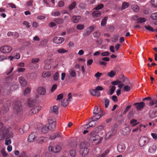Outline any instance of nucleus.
I'll use <instances>...</instances> for the list:
<instances>
[{
	"mask_svg": "<svg viewBox=\"0 0 157 157\" xmlns=\"http://www.w3.org/2000/svg\"><path fill=\"white\" fill-rule=\"evenodd\" d=\"M10 129L8 126L5 125L2 122H0V140L4 139L7 135Z\"/></svg>",
	"mask_w": 157,
	"mask_h": 157,
	"instance_id": "obj_1",
	"label": "nucleus"
},
{
	"mask_svg": "<svg viewBox=\"0 0 157 157\" xmlns=\"http://www.w3.org/2000/svg\"><path fill=\"white\" fill-rule=\"evenodd\" d=\"M89 145V144L87 142H82L79 145L80 152L82 156H85L88 154L89 150L88 147Z\"/></svg>",
	"mask_w": 157,
	"mask_h": 157,
	"instance_id": "obj_2",
	"label": "nucleus"
},
{
	"mask_svg": "<svg viewBox=\"0 0 157 157\" xmlns=\"http://www.w3.org/2000/svg\"><path fill=\"white\" fill-rule=\"evenodd\" d=\"M13 111L15 114H17L22 110V106L21 102L17 101L14 103L13 105Z\"/></svg>",
	"mask_w": 157,
	"mask_h": 157,
	"instance_id": "obj_3",
	"label": "nucleus"
},
{
	"mask_svg": "<svg viewBox=\"0 0 157 157\" xmlns=\"http://www.w3.org/2000/svg\"><path fill=\"white\" fill-rule=\"evenodd\" d=\"M12 48L9 45H5L1 47L0 48V51L4 53H8L10 52Z\"/></svg>",
	"mask_w": 157,
	"mask_h": 157,
	"instance_id": "obj_4",
	"label": "nucleus"
},
{
	"mask_svg": "<svg viewBox=\"0 0 157 157\" xmlns=\"http://www.w3.org/2000/svg\"><path fill=\"white\" fill-rule=\"evenodd\" d=\"M149 140V139L147 137H142L139 141V144L141 147H142L146 144Z\"/></svg>",
	"mask_w": 157,
	"mask_h": 157,
	"instance_id": "obj_5",
	"label": "nucleus"
},
{
	"mask_svg": "<svg viewBox=\"0 0 157 157\" xmlns=\"http://www.w3.org/2000/svg\"><path fill=\"white\" fill-rule=\"evenodd\" d=\"M95 27L90 26L86 28L84 31L83 35L84 36H87L90 35L91 32L94 29Z\"/></svg>",
	"mask_w": 157,
	"mask_h": 157,
	"instance_id": "obj_6",
	"label": "nucleus"
},
{
	"mask_svg": "<svg viewBox=\"0 0 157 157\" xmlns=\"http://www.w3.org/2000/svg\"><path fill=\"white\" fill-rule=\"evenodd\" d=\"M41 107L40 106H36L33 107L30 111L29 114L31 115L36 114L38 113Z\"/></svg>",
	"mask_w": 157,
	"mask_h": 157,
	"instance_id": "obj_7",
	"label": "nucleus"
},
{
	"mask_svg": "<svg viewBox=\"0 0 157 157\" xmlns=\"http://www.w3.org/2000/svg\"><path fill=\"white\" fill-rule=\"evenodd\" d=\"M37 137V134L36 132H33L31 133L28 136V141L29 142H33Z\"/></svg>",
	"mask_w": 157,
	"mask_h": 157,
	"instance_id": "obj_8",
	"label": "nucleus"
},
{
	"mask_svg": "<svg viewBox=\"0 0 157 157\" xmlns=\"http://www.w3.org/2000/svg\"><path fill=\"white\" fill-rule=\"evenodd\" d=\"M64 40V38L62 37H56L53 38V42L56 44H60L62 43Z\"/></svg>",
	"mask_w": 157,
	"mask_h": 157,
	"instance_id": "obj_9",
	"label": "nucleus"
},
{
	"mask_svg": "<svg viewBox=\"0 0 157 157\" xmlns=\"http://www.w3.org/2000/svg\"><path fill=\"white\" fill-rule=\"evenodd\" d=\"M133 105L135 106L136 108L138 110H140L143 109L145 106V103L143 102H137L134 104Z\"/></svg>",
	"mask_w": 157,
	"mask_h": 157,
	"instance_id": "obj_10",
	"label": "nucleus"
},
{
	"mask_svg": "<svg viewBox=\"0 0 157 157\" xmlns=\"http://www.w3.org/2000/svg\"><path fill=\"white\" fill-rule=\"evenodd\" d=\"M97 122L96 120L95 119L90 121L89 123L84 125V128H88L89 127H93L95 126V124L97 123Z\"/></svg>",
	"mask_w": 157,
	"mask_h": 157,
	"instance_id": "obj_11",
	"label": "nucleus"
},
{
	"mask_svg": "<svg viewBox=\"0 0 157 157\" xmlns=\"http://www.w3.org/2000/svg\"><path fill=\"white\" fill-rule=\"evenodd\" d=\"M90 135L91 136L90 138V140L94 141L98 140L100 139V137L97 135H94V132H91L90 133Z\"/></svg>",
	"mask_w": 157,
	"mask_h": 157,
	"instance_id": "obj_12",
	"label": "nucleus"
},
{
	"mask_svg": "<svg viewBox=\"0 0 157 157\" xmlns=\"http://www.w3.org/2000/svg\"><path fill=\"white\" fill-rule=\"evenodd\" d=\"M37 93L40 95H44L46 92L45 89L42 87H39L36 90Z\"/></svg>",
	"mask_w": 157,
	"mask_h": 157,
	"instance_id": "obj_13",
	"label": "nucleus"
},
{
	"mask_svg": "<svg viewBox=\"0 0 157 157\" xmlns=\"http://www.w3.org/2000/svg\"><path fill=\"white\" fill-rule=\"evenodd\" d=\"M20 57V55L18 53L13 52L12 55L9 56L8 57L10 59H19Z\"/></svg>",
	"mask_w": 157,
	"mask_h": 157,
	"instance_id": "obj_14",
	"label": "nucleus"
},
{
	"mask_svg": "<svg viewBox=\"0 0 157 157\" xmlns=\"http://www.w3.org/2000/svg\"><path fill=\"white\" fill-rule=\"evenodd\" d=\"M117 149L118 152L119 153L123 152L125 150V145L124 144H120L118 145Z\"/></svg>",
	"mask_w": 157,
	"mask_h": 157,
	"instance_id": "obj_15",
	"label": "nucleus"
},
{
	"mask_svg": "<svg viewBox=\"0 0 157 157\" xmlns=\"http://www.w3.org/2000/svg\"><path fill=\"white\" fill-rule=\"evenodd\" d=\"M130 131L131 130L129 128L126 127L123 128L121 131V133L123 135H126L128 134L130 132Z\"/></svg>",
	"mask_w": 157,
	"mask_h": 157,
	"instance_id": "obj_16",
	"label": "nucleus"
},
{
	"mask_svg": "<svg viewBox=\"0 0 157 157\" xmlns=\"http://www.w3.org/2000/svg\"><path fill=\"white\" fill-rule=\"evenodd\" d=\"M121 79V83L122 82L123 83L124 85H129L130 83V82L128 79L124 77V75H122Z\"/></svg>",
	"mask_w": 157,
	"mask_h": 157,
	"instance_id": "obj_17",
	"label": "nucleus"
},
{
	"mask_svg": "<svg viewBox=\"0 0 157 157\" xmlns=\"http://www.w3.org/2000/svg\"><path fill=\"white\" fill-rule=\"evenodd\" d=\"M19 82L21 85L23 87L25 86L27 84V82L25 78L22 77H20L18 78Z\"/></svg>",
	"mask_w": 157,
	"mask_h": 157,
	"instance_id": "obj_18",
	"label": "nucleus"
},
{
	"mask_svg": "<svg viewBox=\"0 0 157 157\" xmlns=\"http://www.w3.org/2000/svg\"><path fill=\"white\" fill-rule=\"evenodd\" d=\"M37 75L35 73H29L26 75L27 78L29 79H33L36 78Z\"/></svg>",
	"mask_w": 157,
	"mask_h": 157,
	"instance_id": "obj_19",
	"label": "nucleus"
},
{
	"mask_svg": "<svg viewBox=\"0 0 157 157\" xmlns=\"http://www.w3.org/2000/svg\"><path fill=\"white\" fill-rule=\"evenodd\" d=\"M90 92L91 95L96 96H100V94L97 91V90H96L95 89H90Z\"/></svg>",
	"mask_w": 157,
	"mask_h": 157,
	"instance_id": "obj_20",
	"label": "nucleus"
},
{
	"mask_svg": "<svg viewBox=\"0 0 157 157\" xmlns=\"http://www.w3.org/2000/svg\"><path fill=\"white\" fill-rule=\"evenodd\" d=\"M35 101L33 98L28 99V105L29 107H33L34 105Z\"/></svg>",
	"mask_w": 157,
	"mask_h": 157,
	"instance_id": "obj_21",
	"label": "nucleus"
},
{
	"mask_svg": "<svg viewBox=\"0 0 157 157\" xmlns=\"http://www.w3.org/2000/svg\"><path fill=\"white\" fill-rule=\"evenodd\" d=\"M48 140L47 138L43 136L39 138L37 141L39 144H42L43 143L46 142Z\"/></svg>",
	"mask_w": 157,
	"mask_h": 157,
	"instance_id": "obj_22",
	"label": "nucleus"
},
{
	"mask_svg": "<svg viewBox=\"0 0 157 157\" xmlns=\"http://www.w3.org/2000/svg\"><path fill=\"white\" fill-rule=\"evenodd\" d=\"M58 107L56 105H55L53 106L52 108H51L50 111L52 113H54L56 114H57L58 113Z\"/></svg>",
	"mask_w": 157,
	"mask_h": 157,
	"instance_id": "obj_23",
	"label": "nucleus"
},
{
	"mask_svg": "<svg viewBox=\"0 0 157 157\" xmlns=\"http://www.w3.org/2000/svg\"><path fill=\"white\" fill-rule=\"evenodd\" d=\"M10 101H7L6 103L4 104V112H7L9 109V107L10 106Z\"/></svg>",
	"mask_w": 157,
	"mask_h": 157,
	"instance_id": "obj_24",
	"label": "nucleus"
},
{
	"mask_svg": "<svg viewBox=\"0 0 157 157\" xmlns=\"http://www.w3.org/2000/svg\"><path fill=\"white\" fill-rule=\"evenodd\" d=\"M156 149V147L155 145H153L150 147L149 152L151 153H154Z\"/></svg>",
	"mask_w": 157,
	"mask_h": 157,
	"instance_id": "obj_25",
	"label": "nucleus"
},
{
	"mask_svg": "<svg viewBox=\"0 0 157 157\" xmlns=\"http://www.w3.org/2000/svg\"><path fill=\"white\" fill-rule=\"evenodd\" d=\"M51 73L49 71H44L42 74V77L43 78L48 77L50 76Z\"/></svg>",
	"mask_w": 157,
	"mask_h": 157,
	"instance_id": "obj_26",
	"label": "nucleus"
},
{
	"mask_svg": "<svg viewBox=\"0 0 157 157\" xmlns=\"http://www.w3.org/2000/svg\"><path fill=\"white\" fill-rule=\"evenodd\" d=\"M101 112H102L100 109H99L98 107L96 106L94 107V109L93 111L94 114H98L100 113Z\"/></svg>",
	"mask_w": 157,
	"mask_h": 157,
	"instance_id": "obj_27",
	"label": "nucleus"
},
{
	"mask_svg": "<svg viewBox=\"0 0 157 157\" xmlns=\"http://www.w3.org/2000/svg\"><path fill=\"white\" fill-rule=\"evenodd\" d=\"M49 59H46L45 61V65L44 66V68L47 70H49L51 68V65L48 62L49 61Z\"/></svg>",
	"mask_w": 157,
	"mask_h": 157,
	"instance_id": "obj_28",
	"label": "nucleus"
},
{
	"mask_svg": "<svg viewBox=\"0 0 157 157\" xmlns=\"http://www.w3.org/2000/svg\"><path fill=\"white\" fill-rule=\"evenodd\" d=\"M108 18V17L105 16L104 18L102 19L101 23V26L104 27L106 25Z\"/></svg>",
	"mask_w": 157,
	"mask_h": 157,
	"instance_id": "obj_29",
	"label": "nucleus"
},
{
	"mask_svg": "<svg viewBox=\"0 0 157 157\" xmlns=\"http://www.w3.org/2000/svg\"><path fill=\"white\" fill-rule=\"evenodd\" d=\"M81 17L80 16H73L72 18V20L74 23H76L78 22L79 20L80 19Z\"/></svg>",
	"mask_w": 157,
	"mask_h": 157,
	"instance_id": "obj_30",
	"label": "nucleus"
},
{
	"mask_svg": "<svg viewBox=\"0 0 157 157\" xmlns=\"http://www.w3.org/2000/svg\"><path fill=\"white\" fill-rule=\"evenodd\" d=\"M101 14V12L98 11L96 10L93 12L92 15L94 17H97L100 16Z\"/></svg>",
	"mask_w": 157,
	"mask_h": 157,
	"instance_id": "obj_31",
	"label": "nucleus"
},
{
	"mask_svg": "<svg viewBox=\"0 0 157 157\" xmlns=\"http://www.w3.org/2000/svg\"><path fill=\"white\" fill-rule=\"evenodd\" d=\"M130 123L132 126L134 127L137 125L139 123L137 122V120L133 119L131 120Z\"/></svg>",
	"mask_w": 157,
	"mask_h": 157,
	"instance_id": "obj_32",
	"label": "nucleus"
},
{
	"mask_svg": "<svg viewBox=\"0 0 157 157\" xmlns=\"http://www.w3.org/2000/svg\"><path fill=\"white\" fill-rule=\"evenodd\" d=\"M131 8L132 10L135 12H137L139 11V7L137 5H133L131 6Z\"/></svg>",
	"mask_w": 157,
	"mask_h": 157,
	"instance_id": "obj_33",
	"label": "nucleus"
},
{
	"mask_svg": "<svg viewBox=\"0 0 157 157\" xmlns=\"http://www.w3.org/2000/svg\"><path fill=\"white\" fill-rule=\"evenodd\" d=\"M104 101L103 103L105 105V108H107L108 107L109 103V100L107 98H104Z\"/></svg>",
	"mask_w": 157,
	"mask_h": 157,
	"instance_id": "obj_34",
	"label": "nucleus"
},
{
	"mask_svg": "<svg viewBox=\"0 0 157 157\" xmlns=\"http://www.w3.org/2000/svg\"><path fill=\"white\" fill-rule=\"evenodd\" d=\"M54 21L58 24H61L63 23L64 20L62 18H60L55 19Z\"/></svg>",
	"mask_w": 157,
	"mask_h": 157,
	"instance_id": "obj_35",
	"label": "nucleus"
},
{
	"mask_svg": "<svg viewBox=\"0 0 157 157\" xmlns=\"http://www.w3.org/2000/svg\"><path fill=\"white\" fill-rule=\"evenodd\" d=\"M116 89V87L115 86H112L110 87V89L109 90V93H107V94H109L110 95H112L114 92V91Z\"/></svg>",
	"mask_w": 157,
	"mask_h": 157,
	"instance_id": "obj_36",
	"label": "nucleus"
},
{
	"mask_svg": "<svg viewBox=\"0 0 157 157\" xmlns=\"http://www.w3.org/2000/svg\"><path fill=\"white\" fill-rule=\"evenodd\" d=\"M56 123H53V124H49L48 126V128L49 130L52 131L54 130L56 128Z\"/></svg>",
	"mask_w": 157,
	"mask_h": 157,
	"instance_id": "obj_37",
	"label": "nucleus"
},
{
	"mask_svg": "<svg viewBox=\"0 0 157 157\" xmlns=\"http://www.w3.org/2000/svg\"><path fill=\"white\" fill-rule=\"evenodd\" d=\"M61 148L59 145L56 146L54 149V153H57L59 152L61 150Z\"/></svg>",
	"mask_w": 157,
	"mask_h": 157,
	"instance_id": "obj_38",
	"label": "nucleus"
},
{
	"mask_svg": "<svg viewBox=\"0 0 157 157\" xmlns=\"http://www.w3.org/2000/svg\"><path fill=\"white\" fill-rule=\"evenodd\" d=\"M129 6V4L128 3L126 2H124L122 4V6L121 8V10H123L124 9L127 8Z\"/></svg>",
	"mask_w": 157,
	"mask_h": 157,
	"instance_id": "obj_39",
	"label": "nucleus"
},
{
	"mask_svg": "<svg viewBox=\"0 0 157 157\" xmlns=\"http://www.w3.org/2000/svg\"><path fill=\"white\" fill-rule=\"evenodd\" d=\"M95 115L94 117V118H95V119L96 120H98L101 117L103 116L104 114V113L103 112H101L100 113L98 114H94Z\"/></svg>",
	"mask_w": 157,
	"mask_h": 157,
	"instance_id": "obj_40",
	"label": "nucleus"
},
{
	"mask_svg": "<svg viewBox=\"0 0 157 157\" xmlns=\"http://www.w3.org/2000/svg\"><path fill=\"white\" fill-rule=\"evenodd\" d=\"M31 90V89L29 87L26 88L24 91V94L25 95H28Z\"/></svg>",
	"mask_w": 157,
	"mask_h": 157,
	"instance_id": "obj_41",
	"label": "nucleus"
},
{
	"mask_svg": "<svg viewBox=\"0 0 157 157\" xmlns=\"http://www.w3.org/2000/svg\"><path fill=\"white\" fill-rule=\"evenodd\" d=\"M76 5V2H73L72 3L71 5L69 6L68 9L70 10L75 8Z\"/></svg>",
	"mask_w": 157,
	"mask_h": 157,
	"instance_id": "obj_42",
	"label": "nucleus"
},
{
	"mask_svg": "<svg viewBox=\"0 0 157 157\" xmlns=\"http://www.w3.org/2000/svg\"><path fill=\"white\" fill-rule=\"evenodd\" d=\"M48 130L49 129L48 126L45 125L42 128L41 131L43 133H45L47 132Z\"/></svg>",
	"mask_w": 157,
	"mask_h": 157,
	"instance_id": "obj_43",
	"label": "nucleus"
},
{
	"mask_svg": "<svg viewBox=\"0 0 157 157\" xmlns=\"http://www.w3.org/2000/svg\"><path fill=\"white\" fill-rule=\"evenodd\" d=\"M115 72L113 71H111L110 72L107 73V75L110 78H112L115 76Z\"/></svg>",
	"mask_w": 157,
	"mask_h": 157,
	"instance_id": "obj_44",
	"label": "nucleus"
},
{
	"mask_svg": "<svg viewBox=\"0 0 157 157\" xmlns=\"http://www.w3.org/2000/svg\"><path fill=\"white\" fill-rule=\"evenodd\" d=\"M100 35L101 33L100 32L98 31H96L93 33V36L94 37L98 38L100 36Z\"/></svg>",
	"mask_w": 157,
	"mask_h": 157,
	"instance_id": "obj_45",
	"label": "nucleus"
},
{
	"mask_svg": "<svg viewBox=\"0 0 157 157\" xmlns=\"http://www.w3.org/2000/svg\"><path fill=\"white\" fill-rule=\"evenodd\" d=\"M157 116V112L156 111H153L150 114L151 118H154Z\"/></svg>",
	"mask_w": 157,
	"mask_h": 157,
	"instance_id": "obj_46",
	"label": "nucleus"
},
{
	"mask_svg": "<svg viewBox=\"0 0 157 157\" xmlns=\"http://www.w3.org/2000/svg\"><path fill=\"white\" fill-rule=\"evenodd\" d=\"M68 104V102L67 100L63 99L61 102V105L63 107L66 106Z\"/></svg>",
	"mask_w": 157,
	"mask_h": 157,
	"instance_id": "obj_47",
	"label": "nucleus"
},
{
	"mask_svg": "<svg viewBox=\"0 0 157 157\" xmlns=\"http://www.w3.org/2000/svg\"><path fill=\"white\" fill-rule=\"evenodd\" d=\"M114 134V133H113V132H109L106 134L105 138L106 139H109L111 137L113 136V135Z\"/></svg>",
	"mask_w": 157,
	"mask_h": 157,
	"instance_id": "obj_48",
	"label": "nucleus"
},
{
	"mask_svg": "<svg viewBox=\"0 0 157 157\" xmlns=\"http://www.w3.org/2000/svg\"><path fill=\"white\" fill-rule=\"evenodd\" d=\"M146 19L144 17H141L138 18L137 20V23H141L142 22H145L146 21Z\"/></svg>",
	"mask_w": 157,
	"mask_h": 157,
	"instance_id": "obj_49",
	"label": "nucleus"
},
{
	"mask_svg": "<svg viewBox=\"0 0 157 157\" xmlns=\"http://www.w3.org/2000/svg\"><path fill=\"white\" fill-rule=\"evenodd\" d=\"M151 17L153 20H156L157 19V12H155L152 13Z\"/></svg>",
	"mask_w": 157,
	"mask_h": 157,
	"instance_id": "obj_50",
	"label": "nucleus"
},
{
	"mask_svg": "<svg viewBox=\"0 0 157 157\" xmlns=\"http://www.w3.org/2000/svg\"><path fill=\"white\" fill-rule=\"evenodd\" d=\"M48 42L47 39H44L41 41L40 44L42 46H45L47 44Z\"/></svg>",
	"mask_w": 157,
	"mask_h": 157,
	"instance_id": "obj_51",
	"label": "nucleus"
},
{
	"mask_svg": "<svg viewBox=\"0 0 157 157\" xmlns=\"http://www.w3.org/2000/svg\"><path fill=\"white\" fill-rule=\"evenodd\" d=\"M57 52L59 53H64L65 52H67V51L64 49L63 48H60L59 49H58L57 51Z\"/></svg>",
	"mask_w": 157,
	"mask_h": 157,
	"instance_id": "obj_52",
	"label": "nucleus"
},
{
	"mask_svg": "<svg viewBox=\"0 0 157 157\" xmlns=\"http://www.w3.org/2000/svg\"><path fill=\"white\" fill-rule=\"evenodd\" d=\"M59 78V74L58 72L55 73L53 75V79L55 81H57Z\"/></svg>",
	"mask_w": 157,
	"mask_h": 157,
	"instance_id": "obj_53",
	"label": "nucleus"
},
{
	"mask_svg": "<svg viewBox=\"0 0 157 157\" xmlns=\"http://www.w3.org/2000/svg\"><path fill=\"white\" fill-rule=\"evenodd\" d=\"M126 85L124 86L123 88V90L126 91H129L131 89V87L128 86V85Z\"/></svg>",
	"mask_w": 157,
	"mask_h": 157,
	"instance_id": "obj_54",
	"label": "nucleus"
},
{
	"mask_svg": "<svg viewBox=\"0 0 157 157\" xmlns=\"http://www.w3.org/2000/svg\"><path fill=\"white\" fill-rule=\"evenodd\" d=\"M60 15V12L59 11L52 12L51 13V15L53 16H59Z\"/></svg>",
	"mask_w": 157,
	"mask_h": 157,
	"instance_id": "obj_55",
	"label": "nucleus"
},
{
	"mask_svg": "<svg viewBox=\"0 0 157 157\" xmlns=\"http://www.w3.org/2000/svg\"><path fill=\"white\" fill-rule=\"evenodd\" d=\"M104 7V5L102 4L98 5L96 7H95L94 9L96 10H98L102 9Z\"/></svg>",
	"mask_w": 157,
	"mask_h": 157,
	"instance_id": "obj_56",
	"label": "nucleus"
},
{
	"mask_svg": "<svg viewBox=\"0 0 157 157\" xmlns=\"http://www.w3.org/2000/svg\"><path fill=\"white\" fill-rule=\"evenodd\" d=\"M48 122L49 124H53V123H56L55 121V119L54 118H49L48 119Z\"/></svg>",
	"mask_w": 157,
	"mask_h": 157,
	"instance_id": "obj_57",
	"label": "nucleus"
},
{
	"mask_svg": "<svg viewBox=\"0 0 157 157\" xmlns=\"http://www.w3.org/2000/svg\"><path fill=\"white\" fill-rule=\"evenodd\" d=\"M11 140L10 139H9L8 138L6 137L5 141V144L6 145H8L11 144Z\"/></svg>",
	"mask_w": 157,
	"mask_h": 157,
	"instance_id": "obj_58",
	"label": "nucleus"
},
{
	"mask_svg": "<svg viewBox=\"0 0 157 157\" xmlns=\"http://www.w3.org/2000/svg\"><path fill=\"white\" fill-rule=\"evenodd\" d=\"M84 27V25H78L76 26V28L78 30H81Z\"/></svg>",
	"mask_w": 157,
	"mask_h": 157,
	"instance_id": "obj_59",
	"label": "nucleus"
},
{
	"mask_svg": "<svg viewBox=\"0 0 157 157\" xmlns=\"http://www.w3.org/2000/svg\"><path fill=\"white\" fill-rule=\"evenodd\" d=\"M70 74L71 76L72 77H74L76 76V73L74 70H71L70 71Z\"/></svg>",
	"mask_w": 157,
	"mask_h": 157,
	"instance_id": "obj_60",
	"label": "nucleus"
},
{
	"mask_svg": "<svg viewBox=\"0 0 157 157\" xmlns=\"http://www.w3.org/2000/svg\"><path fill=\"white\" fill-rule=\"evenodd\" d=\"M145 27L146 29L148 30L153 32L154 31V30L153 29L150 25H148L147 26H146Z\"/></svg>",
	"mask_w": 157,
	"mask_h": 157,
	"instance_id": "obj_61",
	"label": "nucleus"
},
{
	"mask_svg": "<svg viewBox=\"0 0 157 157\" xmlns=\"http://www.w3.org/2000/svg\"><path fill=\"white\" fill-rule=\"evenodd\" d=\"M78 7L82 9H84L86 7V5L83 3H80L78 5Z\"/></svg>",
	"mask_w": 157,
	"mask_h": 157,
	"instance_id": "obj_62",
	"label": "nucleus"
},
{
	"mask_svg": "<svg viewBox=\"0 0 157 157\" xmlns=\"http://www.w3.org/2000/svg\"><path fill=\"white\" fill-rule=\"evenodd\" d=\"M157 103V100L154 99L150 101V104L151 105H152Z\"/></svg>",
	"mask_w": 157,
	"mask_h": 157,
	"instance_id": "obj_63",
	"label": "nucleus"
},
{
	"mask_svg": "<svg viewBox=\"0 0 157 157\" xmlns=\"http://www.w3.org/2000/svg\"><path fill=\"white\" fill-rule=\"evenodd\" d=\"M151 2L153 6L157 7V0H152Z\"/></svg>",
	"mask_w": 157,
	"mask_h": 157,
	"instance_id": "obj_64",
	"label": "nucleus"
}]
</instances>
